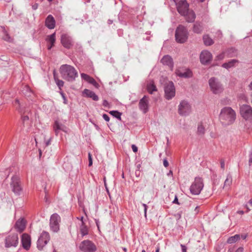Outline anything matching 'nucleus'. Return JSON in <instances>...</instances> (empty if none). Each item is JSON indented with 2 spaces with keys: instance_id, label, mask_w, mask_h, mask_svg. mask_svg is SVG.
Segmentation results:
<instances>
[{
  "instance_id": "f257e3e1",
  "label": "nucleus",
  "mask_w": 252,
  "mask_h": 252,
  "mask_svg": "<svg viewBox=\"0 0 252 252\" xmlns=\"http://www.w3.org/2000/svg\"><path fill=\"white\" fill-rule=\"evenodd\" d=\"M236 113L230 107L223 108L220 114V120L223 125L227 126L231 125L236 119Z\"/></svg>"
},
{
  "instance_id": "f03ea898",
  "label": "nucleus",
  "mask_w": 252,
  "mask_h": 252,
  "mask_svg": "<svg viewBox=\"0 0 252 252\" xmlns=\"http://www.w3.org/2000/svg\"><path fill=\"white\" fill-rule=\"evenodd\" d=\"M62 77L68 82H72L78 77V72L75 68L70 65H62L60 68Z\"/></svg>"
},
{
  "instance_id": "7ed1b4c3",
  "label": "nucleus",
  "mask_w": 252,
  "mask_h": 252,
  "mask_svg": "<svg viewBox=\"0 0 252 252\" xmlns=\"http://www.w3.org/2000/svg\"><path fill=\"white\" fill-rule=\"evenodd\" d=\"M188 37V32L187 28L183 25H179L175 32V38L177 42L183 43Z\"/></svg>"
},
{
  "instance_id": "20e7f679",
  "label": "nucleus",
  "mask_w": 252,
  "mask_h": 252,
  "mask_svg": "<svg viewBox=\"0 0 252 252\" xmlns=\"http://www.w3.org/2000/svg\"><path fill=\"white\" fill-rule=\"evenodd\" d=\"M10 185L12 191L16 195H20L21 194L22 188L19 176L15 175L12 177Z\"/></svg>"
},
{
  "instance_id": "39448f33",
  "label": "nucleus",
  "mask_w": 252,
  "mask_h": 252,
  "mask_svg": "<svg viewBox=\"0 0 252 252\" xmlns=\"http://www.w3.org/2000/svg\"><path fill=\"white\" fill-rule=\"evenodd\" d=\"M209 85L212 93L214 94H220L223 91L222 84L215 77H212L209 80Z\"/></svg>"
},
{
  "instance_id": "423d86ee",
  "label": "nucleus",
  "mask_w": 252,
  "mask_h": 252,
  "mask_svg": "<svg viewBox=\"0 0 252 252\" xmlns=\"http://www.w3.org/2000/svg\"><path fill=\"white\" fill-rule=\"evenodd\" d=\"M204 187L203 180L200 177H196L190 187L191 193L194 195L199 194Z\"/></svg>"
},
{
  "instance_id": "0eeeda50",
  "label": "nucleus",
  "mask_w": 252,
  "mask_h": 252,
  "mask_svg": "<svg viewBox=\"0 0 252 252\" xmlns=\"http://www.w3.org/2000/svg\"><path fill=\"white\" fill-rule=\"evenodd\" d=\"M178 113L180 115L187 116L191 112V106L187 100H182L178 105Z\"/></svg>"
},
{
  "instance_id": "6e6552de",
  "label": "nucleus",
  "mask_w": 252,
  "mask_h": 252,
  "mask_svg": "<svg viewBox=\"0 0 252 252\" xmlns=\"http://www.w3.org/2000/svg\"><path fill=\"white\" fill-rule=\"evenodd\" d=\"M79 249L83 252H94L97 250L95 244L89 240L82 241L80 244Z\"/></svg>"
},
{
  "instance_id": "1a4fd4ad",
  "label": "nucleus",
  "mask_w": 252,
  "mask_h": 252,
  "mask_svg": "<svg viewBox=\"0 0 252 252\" xmlns=\"http://www.w3.org/2000/svg\"><path fill=\"white\" fill-rule=\"evenodd\" d=\"M240 113L241 116L246 120L252 119V108L247 104H243L240 106Z\"/></svg>"
},
{
  "instance_id": "9d476101",
  "label": "nucleus",
  "mask_w": 252,
  "mask_h": 252,
  "mask_svg": "<svg viewBox=\"0 0 252 252\" xmlns=\"http://www.w3.org/2000/svg\"><path fill=\"white\" fill-rule=\"evenodd\" d=\"M19 243V238L17 234L9 235L5 239L6 248L16 247Z\"/></svg>"
},
{
  "instance_id": "9b49d317",
  "label": "nucleus",
  "mask_w": 252,
  "mask_h": 252,
  "mask_svg": "<svg viewBox=\"0 0 252 252\" xmlns=\"http://www.w3.org/2000/svg\"><path fill=\"white\" fill-rule=\"evenodd\" d=\"M61 218L59 215L56 213L53 214L50 217V226L51 230L57 232L59 230Z\"/></svg>"
},
{
  "instance_id": "f8f14e48",
  "label": "nucleus",
  "mask_w": 252,
  "mask_h": 252,
  "mask_svg": "<svg viewBox=\"0 0 252 252\" xmlns=\"http://www.w3.org/2000/svg\"><path fill=\"white\" fill-rule=\"evenodd\" d=\"M50 240L49 234L43 231L39 237L37 242V248L39 250H41Z\"/></svg>"
},
{
  "instance_id": "ddd939ff",
  "label": "nucleus",
  "mask_w": 252,
  "mask_h": 252,
  "mask_svg": "<svg viewBox=\"0 0 252 252\" xmlns=\"http://www.w3.org/2000/svg\"><path fill=\"white\" fill-rule=\"evenodd\" d=\"M165 97L170 100L175 95V88L174 84L172 82H169L166 84L164 87Z\"/></svg>"
},
{
  "instance_id": "4468645a",
  "label": "nucleus",
  "mask_w": 252,
  "mask_h": 252,
  "mask_svg": "<svg viewBox=\"0 0 252 252\" xmlns=\"http://www.w3.org/2000/svg\"><path fill=\"white\" fill-rule=\"evenodd\" d=\"M178 12L182 16H185L189 10V5L186 0H181L176 3Z\"/></svg>"
},
{
  "instance_id": "2eb2a0df",
  "label": "nucleus",
  "mask_w": 252,
  "mask_h": 252,
  "mask_svg": "<svg viewBox=\"0 0 252 252\" xmlns=\"http://www.w3.org/2000/svg\"><path fill=\"white\" fill-rule=\"evenodd\" d=\"M175 73L178 76L181 78H189L192 76V73L189 69L183 67L177 68Z\"/></svg>"
},
{
  "instance_id": "dca6fc26",
  "label": "nucleus",
  "mask_w": 252,
  "mask_h": 252,
  "mask_svg": "<svg viewBox=\"0 0 252 252\" xmlns=\"http://www.w3.org/2000/svg\"><path fill=\"white\" fill-rule=\"evenodd\" d=\"M61 43L64 47L70 49L73 42L72 38L68 34L64 33L61 36Z\"/></svg>"
},
{
  "instance_id": "f3484780",
  "label": "nucleus",
  "mask_w": 252,
  "mask_h": 252,
  "mask_svg": "<svg viewBox=\"0 0 252 252\" xmlns=\"http://www.w3.org/2000/svg\"><path fill=\"white\" fill-rule=\"evenodd\" d=\"M212 55L211 53L207 50H203L200 55V62L203 64H206L211 61Z\"/></svg>"
},
{
  "instance_id": "a211bd4d",
  "label": "nucleus",
  "mask_w": 252,
  "mask_h": 252,
  "mask_svg": "<svg viewBox=\"0 0 252 252\" xmlns=\"http://www.w3.org/2000/svg\"><path fill=\"white\" fill-rule=\"evenodd\" d=\"M139 108L144 114H146L149 110V100L148 97L145 95L139 102Z\"/></svg>"
},
{
  "instance_id": "6ab92c4d",
  "label": "nucleus",
  "mask_w": 252,
  "mask_h": 252,
  "mask_svg": "<svg viewBox=\"0 0 252 252\" xmlns=\"http://www.w3.org/2000/svg\"><path fill=\"white\" fill-rule=\"evenodd\" d=\"M21 243L24 249L29 250L31 245V239L30 236L27 233H24L21 237Z\"/></svg>"
},
{
  "instance_id": "aec40b11",
  "label": "nucleus",
  "mask_w": 252,
  "mask_h": 252,
  "mask_svg": "<svg viewBox=\"0 0 252 252\" xmlns=\"http://www.w3.org/2000/svg\"><path fill=\"white\" fill-rule=\"evenodd\" d=\"M161 63L165 65L168 66L171 70L174 67V63L172 58L169 55H165L161 59Z\"/></svg>"
},
{
  "instance_id": "412c9836",
  "label": "nucleus",
  "mask_w": 252,
  "mask_h": 252,
  "mask_svg": "<svg viewBox=\"0 0 252 252\" xmlns=\"http://www.w3.org/2000/svg\"><path fill=\"white\" fill-rule=\"evenodd\" d=\"M26 227V221L23 219L18 220L15 224V228L19 233L22 232Z\"/></svg>"
},
{
  "instance_id": "4be33fe9",
  "label": "nucleus",
  "mask_w": 252,
  "mask_h": 252,
  "mask_svg": "<svg viewBox=\"0 0 252 252\" xmlns=\"http://www.w3.org/2000/svg\"><path fill=\"white\" fill-rule=\"evenodd\" d=\"M234 50V49L230 48L228 49L227 51L220 53V54L218 55L217 56V60H222L225 58V56H226L228 58L233 57L234 55L232 53H233Z\"/></svg>"
},
{
  "instance_id": "5701e85b",
  "label": "nucleus",
  "mask_w": 252,
  "mask_h": 252,
  "mask_svg": "<svg viewBox=\"0 0 252 252\" xmlns=\"http://www.w3.org/2000/svg\"><path fill=\"white\" fill-rule=\"evenodd\" d=\"M54 129L56 135H58L60 131L67 132V128L63 125L60 124L58 121L55 122Z\"/></svg>"
},
{
  "instance_id": "b1692460",
  "label": "nucleus",
  "mask_w": 252,
  "mask_h": 252,
  "mask_svg": "<svg viewBox=\"0 0 252 252\" xmlns=\"http://www.w3.org/2000/svg\"><path fill=\"white\" fill-rule=\"evenodd\" d=\"M55 20L51 15H49L45 20V26L49 29H53L55 27Z\"/></svg>"
},
{
  "instance_id": "393cba45",
  "label": "nucleus",
  "mask_w": 252,
  "mask_h": 252,
  "mask_svg": "<svg viewBox=\"0 0 252 252\" xmlns=\"http://www.w3.org/2000/svg\"><path fill=\"white\" fill-rule=\"evenodd\" d=\"M239 63V61L236 59H232L229 61L227 63H223L222 64V67L228 69L230 68L234 67L236 66V64Z\"/></svg>"
},
{
  "instance_id": "a878e982",
  "label": "nucleus",
  "mask_w": 252,
  "mask_h": 252,
  "mask_svg": "<svg viewBox=\"0 0 252 252\" xmlns=\"http://www.w3.org/2000/svg\"><path fill=\"white\" fill-rule=\"evenodd\" d=\"M184 16L185 17L186 21L188 23L194 22L196 18V15L192 10H189L185 16Z\"/></svg>"
},
{
  "instance_id": "bb28decb",
  "label": "nucleus",
  "mask_w": 252,
  "mask_h": 252,
  "mask_svg": "<svg viewBox=\"0 0 252 252\" xmlns=\"http://www.w3.org/2000/svg\"><path fill=\"white\" fill-rule=\"evenodd\" d=\"M83 94L87 97L92 98V99L94 101H97L98 100V96L92 91L85 89L83 91Z\"/></svg>"
},
{
  "instance_id": "cd10ccee",
  "label": "nucleus",
  "mask_w": 252,
  "mask_h": 252,
  "mask_svg": "<svg viewBox=\"0 0 252 252\" xmlns=\"http://www.w3.org/2000/svg\"><path fill=\"white\" fill-rule=\"evenodd\" d=\"M47 40L48 42L50 43V45H48V49L50 50L52 47L54 45V43L56 41V34L55 32L52 33V34L48 36L47 38Z\"/></svg>"
},
{
  "instance_id": "c85d7f7f",
  "label": "nucleus",
  "mask_w": 252,
  "mask_h": 252,
  "mask_svg": "<svg viewBox=\"0 0 252 252\" xmlns=\"http://www.w3.org/2000/svg\"><path fill=\"white\" fill-rule=\"evenodd\" d=\"M203 29L202 24L199 22H196L193 27V31L196 33H200Z\"/></svg>"
},
{
  "instance_id": "c756f323",
  "label": "nucleus",
  "mask_w": 252,
  "mask_h": 252,
  "mask_svg": "<svg viewBox=\"0 0 252 252\" xmlns=\"http://www.w3.org/2000/svg\"><path fill=\"white\" fill-rule=\"evenodd\" d=\"M204 44L206 46H210L214 44L213 40L208 34L204 35L203 37Z\"/></svg>"
},
{
  "instance_id": "7c9ffc66",
  "label": "nucleus",
  "mask_w": 252,
  "mask_h": 252,
  "mask_svg": "<svg viewBox=\"0 0 252 252\" xmlns=\"http://www.w3.org/2000/svg\"><path fill=\"white\" fill-rule=\"evenodd\" d=\"M232 178L231 175L228 174L224 183L223 188H229L232 184Z\"/></svg>"
},
{
  "instance_id": "2f4dec72",
  "label": "nucleus",
  "mask_w": 252,
  "mask_h": 252,
  "mask_svg": "<svg viewBox=\"0 0 252 252\" xmlns=\"http://www.w3.org/2000/svg\"><path fill=\"white\" fill-rule=\"evenodd\" d=\"M80 232L83 236L87 235L88 233L87 226L85 225L84 221H82L80 226Z\"/></svg>"
},
{
  "instance_id": "473e14b6",
  "label": "nucleus",
  "mask_w": 252,
  "mask_h": 252,
  "mask_svg": "<svg viewBox=\"0 0 252 252\" xmlns=\"http://www.w3.org/2000/svg\"><path fill=\"white\" fill-rule=\"evenodd\" d=\"M240 238V235L238 234H236L234 236L228 238V239L227 240V242L228 244H233L237 241L238 240H239Z\"/></svg>"
},
{
  "instance_id": "72a5a7b5",
  "label": "nucleus",
  "mask_w": 252,
  "mask_h": 252,
  "mask_svg": "<svg viewBox=\"0 0 252 252\" xmlns=\"http://www.w3.org/2000/svg\"><path fill=\"white\" fill-rule=\"evenodd\" d=\"M109 113L114 117L118 119L119 120H121L122 113L116 110L110 111Z\"/></svg>"
},
{
  "instance_id": "f704fd0d",
  "label": "nucleus",
  "mask_w": 252,
  "mask_h": 252,
  "mask_svg": "<svg viewBox=\"0 0 252 252\" xmlns=\"http://www.w3.org/2000/svg\"><path fill=\"white\" fill-rule=\"evenodd\" d=\"M205 129L204 126L202 124H199L197 127V133L200 135H203L205 133Z\"/></svg>"
},
{
  "instance_id": "c9c22d12",
  "label": "nucleus",
  "mask_w": 252,
  "mask_h": 252,
  "mask_svg": "<svg viewBox=\"0 0 252 252\" xmlns=\"http://www.w3.org/2000/svg\"><path fill=\"white\" fill-rule=\"evenodd\" d=\"M147 90L150 94H152L154 91H157L156 86L154 84L151 83L148 84Z\"/></svg>"
},
{
  "instance_id": "e433bc0d",
  "label": "nucleus",
  "mask_w": 252,
  "mask_h": 252,
  "mask_svg": "<svg viewBox=\"0 0 252 252\" xmlns=\"http://www.w3.org/2000/svg\"><path fill=\"white\" fill-rule=\"evenodd\" d=\"M54 79H55L56 84L59 87V88L61 89V88L62 87H63V84H64L63 81L61 80H59V79L56 78L55 72H54Z\"/></svg>"
},
{
  "instance_id": "4c0bfd02",
  "label": "nucleus",
  "mask_w": 252,
  "mask_h": 252,
  "mask_svg": "<svg viewBox=\"0 0 252 252\" xmlns=\"http://www.w3.org/2000/svg\"><path fill=\"white\" fill-rule=\"evenodd\" d=\"M88 83L92 84L96 88H98L99 87V85L96 82V81L92 77H90V79L87 81Z\"/></svg>"
},
{
  "instance_id": "58836bf2",
  "label": "nucleus",
  "mask_w": 252,
  "mask_h": 252,
  "mask_svg": "<svg viewBox=\"0 0 252 252\" xmlns=\"http://www.w3.org/2000/svg\"><path fill=\"white\" fill-rule=\"evenodd\" d=\"M81 76L83 79H84V80H85L86 81H88V80L91 77L89 75H88L86 74H85V73H81Z\"/></svg>"
},
{
  "instance_id": "ea45409f",
  "label": "nucleus",
  "mask_w": 252,
  "mask_h": 252,
  "mask_svg": "<svg viewBox=\"0 0 252 252\" xmlns=\"http://www.w3.org/2000/svg\"><path fill=\"white\" fill-rule=\"evenodd\" d=\"M16 104H17L19 106L18 108L17 107V109H18L21 113L23 112V110H22V109L20 107V101L18 99H16L14 101V105H16Z\"/></svg>"
},
{
  "instance_id": "a19ab883",
  "label": "nucleus",
  "mask_w": 252,
  "mask_h": 252,
  "mask_svg": "<svg viewBox=\"0 0 252 252\" xmlns=\"http://www.w3.org/2000/svg\"><path fill=\"white\" fill-rule=\"evenodd\" d=\"M249 158V165L250 166L252 163V150L250 152Z\"/></svg>"
},
{
  "instance_id": "79ce46f5",
  "label": "nucleus",
  "mask_w": 252,
  "mask_h": 252,
  "mask_svg": "<svg viewBox=\"0 0 252 252\" xmlns=\"http://www.w3.org/2000/svg\"><path fill=\"white\" fill-rule=\"evenodd\" d=\"M142 206L144 207V216L145 218H147V211L148 209V206L145 203H142Z\"/></svg>"
},
{
  "instance_id": "37998d69",
  "label": "nucleus",
  "mask_w": 252,
  "mask_h": 252,
  "mask_svg": "<svg viewBox=\"0 0 252 252\" xmlns=\"http://www.w3.org/2000/svg\"><path fill=\"white\" fill-rule=\"evenodd\" d=\"M142 206L144 207V216L145 218H147V211L148 209V206L145 203H142Z\"/></svg>"
},
{
  "instance_id": "c03bdc74",
  "label": "nucleus",
  "mask_w": 252,
  "mask_h": 252,
  "mask_svg": "<svg viewBox=\"0 0 252 252\" xmlns=\"http://www.w3.org/2000/svg\"><path fill=\"white\" fill-rule=\"evenodd\" d=\"M220 167L221 169H224L225 167V161L223 159H221L220 161Z\"/></svg>"
},
{
  "instance_id": "a18cd8bd",
  "label": "nucleus",
  "mask_w": 252,
  "mask_h": 252,
  "mask_svg": "<svg viewBox=\"0 0 252 252\" xmlns=\"http://www.w3.org/2000/svg\"><path fill=\"white\" fill-rule=\"evenodd\" d=\"M102 117L106 122H108L110 120L109 116L106 114H103L102 115Z\"/></svg>"
},
{
  "instance_id": "49530a36",
  "label": "nucleus",
  "mask_w": 252,
  "mask_h": 252,
  "mask_svg": "<svg viewBox=\"0 0 252 252\" xmlns=\"http://www.w3.org/2000/svg\"><path fill=\"white\" fill-rule=\"evenodd\" d=\"M60 94H61V95H62V98H63V103H64V104H67V99H66V97H65V96L63 92H61V93H60Z\"/></svg>"
},
{
  "instance_id": "de8ad7c7",
  "label": "nucleus",
  "mask_w": 252,
  "mask_h": 252,
  "mask_svg": "<svg viewBox=\"0 0 252 252\" xmlns=\"http://www.w3.org/2000/svg\"><path fill=\"white\" fill-rule=\"evenodd\" d=\"M93 164V160L90 154H89V166H91Z\"/></svg>"
},
{
  "instance_id": "09e8293b",
  "label": "nucleus",
  "mask_w": 252,
  "mask_h": 252,
  "mask_svg": "<svg viewBox=\"0 0 252 252\" xmlns=\"http://www.w3.org/2000/svg\"><path fill=\"white\" fill-rule=\"evenodd\" d=\"M163 165L164 167H167L169 165V163L166 158H164L163 161Z\"/></svg>"
},
{
  "instance_id": "8fccbe9b",
  "label": "nucleus",
  "mask_w": 252,
  "mask_h": 252,
  "mask_svg": "<svg viewBox=\"0 0 252 252\" xmlns=\"http://www.w3.org/2000/svg\"><path fill=\"white\" fill-rule=\"evenodd\" d=\"M172 203H174V204H177L178 205H180V203H179V202L178 201V197H177V196L176 195L175 196L174 200L172 201Z\"/></svg>"
},
{
  "instance_id": "3c124183",
  "label": "nucleus",
  "mask_w": 252,
  "mask_h": 252,
  "mask_svg": "<svg viewBox=\"0 0 252 252\" xmlns=\"http://www.w3.org/2000/svg\"><path fill=\"white\" fill-rule=\"evenodd\" d=\"M3 39H4V40H5L6 41H10V37L7 34H6L5 35V36L3 37Z\"/></svg>"
},
{
  "instance_id": "603ef678",
  "label": "nucleus",
  "mask_w": 252,
  "mask_h": 252,
  "mask_svg": "<svg viewBox=\"0 0 252 252\" xmlns=\"http://www.w3.org/2000/svg\"><path fill=\"white\" fill-rule=\"evenodd\" d=\"M181 247L182 248V252H187V248L185 245L181 244Z\"/></svg>"
},
{
  "instance_id": "864d4df0",
  "label": "nucleus",
  "mask_w": 252,
  "mask_h": 252,
  "mask_svg": "<svg viewBox=\"0 0 252 252\" xmlns=\"http://www.w3.org/2000/svg\"><path fill=\"white\" fill-rule=\"evenodd\" d=\"M131 148L132 149V151L135 153L137 152L138 151V148L135 145H132L131 146Z\"/></svg>"
},
{
  "instance_id": "5fc2aeb1",
  "label": "nucleus",
  "mask_w": 252,
  "mask_h": 252,
  "mask_svg": "<svg viewBox=\"0 0 252 252\" xmlns=\"http://www.w3.org/2000/svg\"><path fill=\"white\" fill-rule=\"evenodd\" d=\"M29 120V117L28 116H24L22 117V120L24 123H25L26 121H28Z\"/></svg>"
},
{
  "instance_id": "6e6d98bb",
  "label": "nucleus",
  "mask_w": 252,
  "mask_h": 252,
  "mask_svg": "<svg viewBox=\"0 0 252 252\" xmlns=\"http://www.w3.org/2000/svg\"><path fill=\"white\" fill-rule=\"evenodd\" d=\"M102 104L105 107H108L109 105V103L106 100H104Z\"/></svg>"
},
{
  "instance_id": "4d7b16f0",
  "label": "nucleus",
  "mask_w": 252,
  "mask_h": 252,
  "mask_svg": "<svg viewBox=\"0 0 252 252\" xmlns=\"http://www.w3.org/2000/svg\"><path fill=\"white\" fill-rule=\"evenodd\" d=\"M32 8L33 10L37 9V8H38V4L37 3H34L33 5H32Z\"/></svg>"
},
{
  "instance_id": "13d9d810",
  "label": "nucleus",
  "mask_w": 252,
  "mask_h": 252,
  "mask_svg": "<svg viewBox=\"0 0 252 252\" xmlns=\"http://www.w3.org/2000/svg\"><path fill=\"white\" fill-rule=\"evenodd\" d=\"M95 222L96 225L98 229H99V221H98V220H96V219H95Z\"/></svg>"
},
{
  "instance_id": "bf43d9fd",
  "label": "nucleus",
  "mask_w": 252,
  "mask_h": 252,
  "mask_svg": "<svg viewBox=\"0 0 252 252\" xmlns=\"http://www.w3.org/2000/svg\"><path fill=\"white\" fill-rule=\"evenodd\" d=\"M236 252H243V248H239L236 251Z\"/></svg>"
},
{
  "instance_id": "052dcab7",
  "label": "nucleus",
  "mask_w": 252,
  "mask_h": 252,
  "mask_svg": "<svg viewBox=\"0 0 252 252\" xmlns=\"http://www.w3.org/2000/svg\"><path fill=\"white\" fill-rule=\"evenodd\" d=\"M167 175L168 176H171L172 177V175H173V172H172V170H170L167 174Z\"/></svg>"
},
{
  "instance_id": "680f3d73",
  "label": "nucleus",
  "mask_w": 252,
  "mask_h": 252,
  "mask_svg": "<svg viewBox=\"0 0 252 252\" xmlns=\"http://www.w3.org/2000/svg\"><path fill=\"white\" fill-rule=\"evenodd\" d=\"M248 87L250 90L252 91V81L249 84Z\"/></svg>"
},
{
  "instance_id": "e2e57ef3",
  "label": "nucleus",
  "mask_w": 252,
  "mask_h": 252,
  "mask_svg": "<svg viewBox=\"0 0 252 252\" xmlns=\"http://www.w3.org/2000/svg\"><path fill=\"white\" fill-rule=\"evenodd\" d=\"M194 211L195 212V213L197 214L199 212V207L196 206L194 209Z\"/></svg>"
},
{
  "instance_id": "0e129e2a",
  "label": "nucleus",
  "mask_w": 252,
  "mask_h": 252,
  "mask_svg": "<svg viewBox=\"0 0 252 252\" xmlns=\"http://www.w3.org/2000/svg\"><path fill=\"white\" fill-rule=\"evenodd\" d=\"M242 98L244 99L246 101H247V97H246V96L245 94H242Z\"/></svg>"
},
{
  "instance_id": "69168bd1",
  "label": "nucleus",
  "mask_w": 252,
  "mask_h": 252,
  "mask_svg": "<svg viewBox=\"0 0 252 252\" xmlns=\"http://www.w3.org/2000/svg\"><path fill=\"white\" fill-rule=\"evenodd\" d=\"M237 213L238 214H239L242 215V214H244V211H238L237 212Z\"/></svg>"
},
{
  "instance_id": "338daca9",
  "label": "nucleus",
  "mask_w": 252,
  "mask_h": 252,
  "mask_svg": "<svg viewBox=\"0 0 252 252\" xmlns=\"http://www.w3.org/2000/svg\"><path fill=\"white\" fill-rule=\"evenodd\" d=\"M107 23L109 25H111L113 23V21L111 20H108Z\"/></svg>"
},
{
  "instance_id": "774afa93",
  "label": "nucleus",
  "mask_w": 252,
  "mask_h": 252,
  "mask_svg": "<svg viewBox=\"0 0 252 252\" xmlns=\"http://www.w3.org/2000/svg\"><path fill=\"white\" fill-rule=\"evenodd\" d=\"M249 203L252 206V198L250 200Z\"/></svg>"
}]
</instances>
